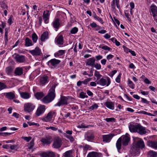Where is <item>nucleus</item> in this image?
<instances>
[{
  "label": "nucleus",
  "mask_w": 157,
  "mask_h": 157,
  "mask_svg": "<svg viewBox=\"0 0 157 157\" xmlns=\"http://www.w3.org/2000/svg\"><path fill=\"white\" fill-rule=\"evenodd\" d=\"M130 141V138L127 135H123L120 137L117 140L116 147L118 152L120 151L121 147H124L128 145Z\"/></svg>",
  "instance_id": "nucleus-1"
},
{
  "label": "nucleus",
  "mask_w": 157,
  "mask_h": 157,
  "mask_svg": "<svg viewBox=\"0 0 157 157\" xmlns=\"http://www.w3.org/2000/svg\"><path fill=\"white\" fill-rule=\"evenodd\" d=\"M56 85H53L49 90L47 95L42 99L43 102L45 103H48L52 101L56 97L55 89Z\"/></svg>",
  "instance_id": "nucleus-2"
},
{
  "label": "nucleus",
  "mask_w": 157,
  "mask_h": 157,
  "mask_svg": "<svg viewBox=\"0 0 157 157\" xmlns=\"http://www.w3.org/2000/svg\"><path fill=\"white\" fill-rule=\"evenodd\" d=\"M129 129L131 132H137L140 135L145 134L147 131L145 127L141 126L140 124L134 125L130 124L129 126Z\"/></svg>",
  "instance_id": "nucleus-3"
},
{
  "label": "nucleus",
  "mask_w": 157,
  "mask_h": 157,
  "mask_svg": "<svg viewBox=\"0 0 157 157\" xmlns=\"http://www.w3.org/2000/svg\"><path fill=\"white\" fill-rule=\"evenodd\" d=\"M56 115L55 110L51 111L48 114L47 116L43 119V120L45 122H50L52 118L55 117Z\"/></svg>",
  "instance_id": "nucleus-4"
},
{
  "label": "nucleus",
  "mask_w": 157,
  "mask_h": 157,
  "mask_svg": "<svg viewBox=\"0 0 157 157\" xmlns=\"http://www.w3.org/2000/svg\"><path fill=\"white\" fill-rule=\"evenodd\" d=\"M69 98V97L68 96L66 97L64 96H61L59 101H58L55 105L56 106H60L61 105H67L68 104L67 101Z\"/></svg>",
  "instance_id": "nucleus-5"
},
{
  "label": "nucleus",
  "mask_w": 157,
  "mask_h": 157,
  "mask_svg": "<svg viewBox=\"0 0 157 157\" xmlns=\"http://www.w3.org/2000/svg\"><path fill=\"white\" fill-rule=\"evenodd\" d=\"M96 82L97 84L101 86H105L106 85V86H108L110 85L111 81L110 78L108 77L107 78V80L102 78L97 81Z\"/></svg>",
  "instance_id": "nucleus-6"
},
{
  "label": "nucleus",
  "mask_w": 157,
  "mask_h": 157,
  "mask_svg": "<svg viewBox=\"0 0 157 157\" xmlns=\"http://www.w3.org/2000/svg\"><path fill=\"white\" fill-rule=\"evenodd\" d=\"M35 106L33 104L30 103H28L24 105V108L25 112L30 113L34 110Z\"/></svg>",
  "instance_id": "nucleus-7"
},
{
  "label": "nucleus",
  "mask_w": 157,
  "mask_h": 157,
  "mask_svg": "<svg viewBox=\"0 0 157 157\" xmlns=\"http://www.w3.org/2000/svg\"><path fill=\"white\" fill-rule=\"evenodd\" d=\"M138 149H143L145 146L144 142L141 139L139 138L137 140L134 141V145Z\"/></svg>",
  "instance_id": "nucleus-8"
},
{
  "label": "nucleus",
  "mask_w": 157,
  "mask_h": 157,
  "mask_svg": "<svg viewBox=\"0 0 157 157\" xmlns=\"http://www.w3.org/2000/svg\"><path fill=\"white\" fill-rule=\"evenodd\" d=\"M52 141V138L51 136H48L44 138H42L41 140L42 144L45 145H49Z\"/></svg>",
  "instance_id": "nucleus-9"
},
{
  "label": "nucleus",
  "mask_w": 157,
  "mask_h": 157,
  "mask_svg": "<svg viewBox=\"0 0 157 157\" xmlns=\"http://www.w3.org/2000/svg\"><path fill=\"white\" fill-rule=\"evenodd\" d=\"M60 62V61L59 60L53 59L48 61L47 62V64L50 67L52 68V67H53V68H55Z\"/></svg>",
  "instance_id": "nucleus-10"
},
{
  "label": "nucleus",
  "mask_w": 157,
  "mask_h": 157,
  "mask_svg": "<svg viewBox=\"0 0 157 157\" xmlns=\"http://www.w3.org/2000/svg\"><path fill=\"white\" fill-rule=\"evenodd\" d=\"M62 144V140L59 137L56 138L54 140L52 145L54 148H59Z\"/></svg>",
  "instance_id": "nucleus-11"
},
{
  "label": "nucleus",
  "mask_w": 157,
  "mask_h": 157,
  "mask_svg": "<svg viewBox=\"0 0 157 157\" xmlns=\"http://www.w3.org/2000/svg\"><path fill=\"white\" fill-rule=\"evenodd\" d=\"M94 133L90 131L86 133L85 135V139L88 141H91L94 139Z\"/></svg>",
  "instance_id": "nucleus-12"
},
{
  "label": "nucleus",
  "mask_w": 157,
  "mask_h": 157,
  "mask_svg": "<svg viewBox=\"0 0 157 157\" xmlns=\"http://www.w3.org/2000/svg\"><path fill=\"white\" fill-rule=\"evenodd\" d=\"M151 10L155 20H157V7L155 5H152L151 6Z\"/></svg>",
  "instance_id": "nucleus-13"
},
{
  "label": "nucleus",
  "mask_w": 157,
  "mask_h": 157,
  "mask_svg": "<svg viewBox=\"0 0 157 157\" xmlns=\"http://www.w3.org/2000/svg\"><path fill=\"white\" fill-rule=\"evenodd\" d=\"M14 55H16L14 58L17 62L19 63H22L25 61V57L24 56L20 55L16 53H15Z\"/></svg>",
  "instance_id": "nucleus-14"
},
{
  "label": "nucleus",
  "mask_w": 157,
  "mask_h": 157,
  "mask_svg": "<svg viewBox=\"0 0 157 157\" xmlns=\"http://www.w3.org/2000/svg\"><path fill=\"white\" fill-rule=\"evenodd\" d=\"M45 110V106L44 105L40 106L36 111V114L37 116H39L43 114Z\"/></svg>",
  "instance_id": "nucleus-15"
},
{
  "label": "nucleus",
  "mask_w": 157,
  "mask_h": 157,
  "mask_svg": "<svg viewBox=\"0 0 157 157\" xmlns=\"http://www.w3.org/2000/svg\"><path fill=\"white\" fill-rule=\"evenodd\" d=\"M55 155L54 152L49 151L42 152L40 154L41 157H55Z\"/></svg>",
  "instance_id": "nucleus-16"
},
{
  "label": "nucleus",
  "mask_w": 157,
  "mask_h": 157,
  "mask_svg": "<svg viewBox=\"0 0 157 157\" xmlns=\"http://www.w3.org/2000/svg\"><path fill=\"white\" fill-rule=\"evenodd\" d=\"M29 52L33 56H39L41 52L40 49L38 47H36L34 50H29Z\"/></svg>",
  "instance_id": "nucleus-17"
},
{
  "label": "nucleus",
  "mask_w": 157,
  "mask_h": 157,
  "mask_svg": "<svg viewBox=\"0 0 157 157\" xmlns=\"http://www.w3.org/2000/svg\"><path fill=\"white\" fill-rule=\"evenodd\" d=\"M95 61V59L94 57L89 58L87 59V62L86 63V65L93 67L94 65Z\"/></svg>",
  "instance_id": "nucleus-18"
},
{
  "label": "nucleus",
  "mask_w": 157,
  "mask_h": 157,
  "mask_svg": "<svg viewBox=\"0 0 157 157\" xmlns=\"http://www.w3.org/2000/svg\"><path fill=\"white\" fill-rule=\"evenodd\" d=\"M131 154L134 155H136L139 154L140 152V149H138L136 147L133 145L132 147L131 150Z\"/></svg>",
  "instance_id": "nucleus-19"
},
{
  "label": "nucleus",
  "mask_w": 157,
  "mask_h": 157,
  "mask_svg": "<svg viewBox=\"0 0 157 157\" xmlns=\"http://www.w3.org/2000/svg\"><path fill=\"white\" fill-rule=\"evenodd\" d=\"M52 25L54 28L57 29H58L60 25L59 19L55 18L52 23Z\"/></svg>",
  "instance_id": "nucleus-20"
},
{
  "label": "nucleus",
  "mask_w": 157,
  "mask_h": 157,
  "mask_svg": "<svg viewBox=\"0 0 157 157\" xmlns=\"http://www.w3.org/2000/svg\"><path fill=\"white\" fill-rule=\"evenodd\" d=\"M147 145L153 148L157 149V142L153 141H148Z\"/></svg>",
  "instance_id": "nucleus-21"
},
{
  "label": "nucleus",
  "mask_w": 157,
  "mask_h": 157,
  "mask_svg": "<svg viewBox=\"0 0 157 157\" xmlns=\"http://www.w3.org/2000/svg\"><path fill=\"white\" fill-rule=\"evenodd\" d=\"M101 156L102 154L101 153L92 151L89 152L88 154L87 157H101Z\"/></svg>",
  "instance_id": "nucleus-22"
},
{
  "label": "nucleus",
  "mask_w": 157,
  "mask_h": 157,
  "mask_svg": "<svg viewBox=\"0 0 157 157\" xmlns=\"http://www.w3.org/2000/svg\"><path fill=\"white\" fill-rule=\"evenodd\" d=\"M4 95L6 98L10 100L13 99L15 97L14 94L12 92L4 93Z\"/></svg>",
  "instance_id": "nucleus-23"
},
{
  "label": "nucleus",
  "mask_w": 157,
  "mask_h": 157,
  "mask_svg": "<svg viewBox=\"0 0 157 157\" xmlns=\"http://www.w3.org/2000/svg\"><path fill=\"white\" fill-rule=\"evenodd\" d=\"M105 105L108 108L113 110L114 109V103L112 101H107L105 104Z\"/></svg>",
  "instance_id": "nucleus-24"
},
{
  "label": "nucleus",
  "mask_w": 157,
  "mask_h": 157,
  "mask_svg": "<svg viewBox=\"0 0 157 157\" xmlns=\"http://www.w3.org/2000/svg\"><path fill=\"white\" fill-rule=\"evenodd\" d=\"M113 136L112 134L104 135L103 136V141L106 142H109Z\"/></svg>",
  "instance_id": "nucleus-25"
},
{
  "label": "nucleus",
  "mask_w": 157,
  "mask_h": 157,
  "mask_svg": "<svg viewBox=\"0 0 157 157\" xmlns=\"http://www.w3.org/2000/svg\"><path fill=\"white\" fill-rule=\"evenodd\" d=\"M49 81L48 77L47 76H44L40 78V82L41 84L44 85L45 84L47 83Z\"/></svg>",
  "instance_id": "nucleus-26"
},
{
  "label": "nucleus",
  "mask_w": 157,
  "mask_h": 157,
  "mask_svg": "<svg viewBox=\"0 0 157 157\" xmlns=\"http://www.w3.org/2000/svg\"><path fill=\"white\" fill-rule=\"evenodd\" d=\"M23 73V70L21 67H17L14 71V73L16 75L21 76Z\"/></svg>",
  "instance_id": "nucleus-27"
},
{
  "label": "nucleus",
  "mask_w": 157,
  "mask_h": 157,
  "mask_svg": "<svg viewBox=\"0 0 157 157\" xmlns=\"http://www.w3.org/2000/svg\"><path fill=\"white\" fill-rule=\"evenodd\" d=\"M63 37L62 35H60L56 39V42L59 44H63Z\"/></svg>",
  "instance_id": "nucleus-28"
},
{
  "label": "nucleus",
  "mask_w": 157,
  "mask_h": 157,
  "mask_svg": "<svg viewBox=\"0 0 157 157\" xmlns=\"http://www.w3.org/2000/svg\"><path fill=\"white\" fill-rule=\"evenodd\" d=\"M48 38V33L46 31L44 32L41 35L40 38V40L42 41H45L46 39Z\"/></svg>",
  "instance_id": "nucleus-29"
},
{
  "label": "nucleus",
  "mask_w": 157,
  "mask_h": 157,
  "mask_svg": "<svg viewBox=\"0 0 157 157\" xmlns=\"http://www.w3.org/2000/svg\"><path fill=\"white\" fill-rule=\"evenodd\" d=\"M148 157H157V152L150 150L147 153Z\"/></svg>",
  "instance_id": "nucleus-30"
},
{
  "label": "nucleus",
  "mask_w": 157,
  "mask_h": 157,
  "mask_svg": "<svg viewBox=\"0 0 157 157\" xmlns=\"http://www.w3.org/2000/svg\"><path fill=\"white\" fill-rule=\"evenodd\" d=\"M25 46L29 47L33 45L32 42L31 40L28 37H26L25 40Z\"/></svg>",
  "instance_id": "nucleus-31"
},
{
  "label": "nucleus",
  "mask_w": 157,
  "mask_h": 157,
  "mask_svg": "<svg viewBox=\"0 0 157 157\" xmlns=\"http://www.w3.org/2000/svg\"><path fill=\"white\" fill-rule=\"evenodd\" d=\"M73 151V150H71L66 151L63 153V156L64 157H72Z\"/></svg>",
  "instance_id": "nucleus-32"
},
{
  "label": "nucleus",
  "mask_w": 157,
  "mask_h": 157,
  "mask_svg": "<svg viewBox=\"0 0 157 157\" xmlns=\"http://www.w3.org/2000/svg\"><path fill=\"white\" fill-rule=\"evenodd\" d=\"M35 96L36 99H39L44 96V94L42 92H37L35 94Z\"/></svg>",
  "instance_id": "nucleus-33"
},
{
  "label": "nucleus",
  "mask_w": 157,
  "mask_h": 157,
  "mask_svg": "<svg viewBox=\"0 0 157 157\" xmlns=\"http://www.w3.org/2000/svg\"><path fill=\"white\" fill-rule=\"evenodd\" d=\"M21 97L24 99H28L30 97L29 94L27 92H21L20 93Z\"/></svg>",
  "instance_id": "nucleus-34"
},
{
  "label": "nucleus",
  "mask_w": 157,
  "mask_h": 157,
  "mask_svg": "<svg viewBox=\"0 0 157 157\" xmlns=\"http://www.w3.org/2000/svg\"><path fill=\"white\" fill-rule=\"evenodd\" d=\"M65 53V50H59L57 52L55 53L54 55L56 57L61 56L64 54Z\"/></svg>",
  "instance_id": "nucleus-35"
},
{
  "label": "nucleus",
  "mask_w": 157,
  "mask_h": 157,
  "mask_svg": "<svg viewBox=\"0 0 157 157\" xmlns=\"http://www.w3.org/2000/svg\"><path fill=\"white\" fill-rule=\"evenodd\" d=\"M13 69L11 66H9L7 67L6 68V71L7 74H10L13 71Z\"/></svg>",
  "instance_id": "nucleus-36"
},
{
  "label": "nucleus",
  "mask_w": 157,
  "mask_h": 157,
  "mask_svg": "<svg viewBox=\"0 0 157 157\" xmlns=\"http://www.w3.org/2000/svg\"><path fill=\"white\" fill-rule=\"evenodd\" d=\"M5 33L4 36V38H5V42L6 44L8 41V29L7 28H6L5 29Z\"/></svg>",
  "instance_id": "nucleus-37"
},
{
  "label": "nucleus",
  "mask_w": 157,
  "mask_h": 157,
  "mask_svg": "<svg viewBox=\"0 0 157 157\" xmlns=\"http://www.w3.org/2000/svg\"><path fill=\"white\" fill-rule=\"evenodd\" d=\"M49 15L50 14L49 13V11L47 10L46 11H44L43 15V17L49 18Z\"/></svg>",
  "instance_id": "nucleus-38"
},
{
  "label": "nucleus",
  "mask_w": 157,
  "mask_h": 157,
  "mask_svg": "<svg viewBox=\"0 0 157 157\" xmlns=\"http://www.w3.org/2000/svg\"><path fill=\"white\" fill-rule=\"evenodd\" d=\"M128 84L130 87L132 89H134L135 87V85L132 81H131L129 78L128 79Z\"/></svg>",
  "instance_id": "nucleus-39"
},
{
  "label": "nucleus",
  "mask_w": 157,
  "mask_h": 157,
  "mask_svg": "<svg viewBox=\"0 0 157 157\" xmlns=\"http://www.w3.org/2000/svg\"><path fill=\"white\" fill-rule=\"evenodd\" d=\"M32 38L33 42L34 43L36 42L38 38L37 35L35 33L32 34Z\"/></svg>",
  "instance_id": "nucleus-40"
},
{
  "label": "nucleus",
  "mask_w": 157,
  "mask_h": 157,
  "mask_svg": "<svg viewBox=\"0 0 157 157\" xmlns=\"http://www.w3.org/2000/svg\"><path fill=\"white\" fill-rule=\"evenodd\" d=\"M92 149L91 146L89 145L86 144L83 147V150L84 151L86 152L87 150H90Z\"/></svg>",
  "instance_id": "nucleus-41"
},
{
  "label": "nucleus",
  "mask_w": 157,
  "mask_h": 157,
  "mask_svg": "<svg viewBox=\"0 0 157 157\" xmlns=\"http://www.w3.org/2000/svg\"><path fill=\"white\" fill-rule=\"evenodd\" d=\"M94 75L97 77V80H98L102 76V75L100 74L99 72L95 70L94 74Z\"/></svg>",
  "instance_id": "nucleus-42"
},
{
  "label": "nucleus",
  "mask_w": 157,
  "mask_h": 157,
  "mask_svg": "<svg viewBox=\"0 0 157 157\" xmlns=\"http://www.w3.org/2000/svg\"><path fill=\"white\" fill-rule=\"evenodd\" d=\"M78 29L76 27H74L71 29L70 33L72 34H75L78 31Z\"/></svg>",
  "instance_id": "nucleus-43"
},
{
  "label": "nucleus",
  "mask_w": 157,
  "mask_h": 157,
  "mask_svg": "<svg viewBox=\"0 0 157 157\" xmlns=\"http://www.w3.org/2000/svg\"><path fill=\"white\" fill-rule=\"evenodd\" d=\"M110 40L113 43H115L117 46H119L120 45V43L119 41H117V39L115 38H112L110 39Z\"/></svg>",
  "instance_id": "nucleus-44"
},
{
  "label": "nucleus",
  "mask_w": 157,
  "mask_h": 157,
  "mask_svg": "<svg viewBox=\"0 0 157 157\" xmlns=\"http://www.w3.org/2000/svg\"><path fill=\"white\" fill-rule=\"evenodd\" d=\"M79 97L81 98H87L88 96L86 95V93L82 91L80 92L79 94Z\"/></svg>",
  "instance_id": "nucleus-45"
},
{
  "label": "nucleus",
  "mask_w": 157,
  "mask_h": 157,
  "mask_svg": "<svg viewBox=\"0 0 157 157\" xmlns=\"http://www.w3.org/2000/svg\"><path fill=\"white\" fill-rule=\"evenodd\" d=\"M7 88V86L4 83L0 82V90Z\"/></svg>",
  "instance_id": "nucleus-46"
},
{
  "label": "nucleus",
  "mask_w": 157,
  "mask_h": 157,
  "mask_svg": "<svg viewBox=\"0 0 157 157\" xmlns=\"http://www.w3.org/2000/svg\"><path fill=\"white\" fill-rule=\"evenodd\" d=\"M98 107V105L96 103L94 104L89 108V109L91 110H93L94 109H97Z\"/></svg>",
  "instance_id": "nucleus-47"
},
{
  "label": "nucleus",
  "mask_w": 157,
  "mask_h": 157,
  "mask_svg": "<svg viewBox=\"0 0 157 157\" xmlns=\"http://www.w3.org/2000/svg\"><path fill=\"white\" fill-rule=\"evenodd\" d=\"M34 145V140H33L29 144L28 148L29 149H31L33 148Z\"/></svg>",
  "instance_id": "nucleus-48"
},
{
  "label": "nucleus",
  "mask_w": 157,
  "mask_h": 157,
  "mask_svg": "<svg viewBox=\"0 0 157 157\" xmlns=\"http://www.w3.org/2000/svg\"><path fill=\"white\" fill-rule=\"evenodd\" d=\"M99 48H101L102 49L104 50H108V51H110L112 50V49L111 48L106 45L102 47L101 46V45H100Z\"/></svg>",
  "instance_id": "nucleus-49"
},
{
  "label": "nucleus",
  "mask_w": 157,
  "mask_h": 157,
  "mask_svg": "<svg viewBox=\"0 0 157 157\" xmlns=\"http://www.w3.org/2000/svg\"><path fill=\"white\" fill-rule=\"evenodd\" d=\"M64 135L68 139L70 140L71 142H73L74 141V139L72 136L66 135L65 133H64Z\"/></svg>",
  "instance_id": "nucleus-50"
},
{
  "label": "nucleus",
  "mask_w": 157,
  "mask_h": 157,
  "mask_svg": "<svg viewBox=\"0 0 157 157\" xmlns=\"http://www.w3.org/2000/svg\"><path fill=\"white\" fill-rule=\"evenodd\" d=\"M10 149L12 150H15L17 151L18 148L17 145H11L10 147Z\"/></svg>",
  "instance_id": "nucleus-51"
},
{
  "label": "nucleus",
  "mask_w": 157,
  "mask_h": 157,
  "mask_svg": "<svg viewBox=\"0 0 157 157\" xmlns=\"http://www.w3.org/2000/svg\"><path fill=\"white\" fill-rule=\"evenodd\" d=\"M105 120L107 122H115V119L114 118H106Z\"/></svg>",
  "instance_id": "nucleus-52"
},
{
  "label": "nucleus",
  "mask_w": 157,
  "mask_h": 157,
  "mask_svg": "<svg viewBox=\"0 0 157 157\" xmlns=\"http://www.w3.org/2000/svg\"><path fill=\"white\" fill-rule=\"evenodd\" d=\"M21 138L25 140L27 142H29L32 139V137L30 136L26 137V136H22Z\"/></svg>",
  "instance_id": "nucleus-53"
},
{
  "label": "nucleus",
  "mask_w": 157,
  "mask_h": 157,
  "mask_svg": "<svg viewBox=\"0 0 157 157\" xmlns=\"http://www.w3.org/2000/svg\"><path fill=\"white\" fill-rule=\"evenodd\" d=\"M1 7L2 9L8 10V6L5 3H2L0 4Z\"/></svg>",
  "instance_id": "nucleus-54"
},
{
  "label": "nucleus",
  "mask_w": 157,
  "mask_h": 157,
  "mask_svg": "<svg viewBox=\"0 0 157 157\" xmlns=\"http://www.w3.org/2000/svg\"><path fill=\"white\" fill-rule=\"evenodd\" d=\"M91 80V78H89L85 79L83 81H82V83L85 85H86Z\"/></svg>",
  "instance_id": "nucleus-55"
},
{
  "label": "nucleus",
  "mask_w": 157,
  "mask_h": 157,
  "mask_svg": "<svg viewBox=\"0 0 157 157\" xmlns=\"http://www.w3.org/2000/svg\"><path fill=\"white\" fill-rule=\"evenodd\" d=\"M94 67H95L97 70H99L101 68V65L98 63H97L96 64H94Z\"/></svg>",
  "instance_id": "nucleus-56"
},
{
  "label": "nucleus",
  "mask_w": 157,
  "mask_h": 157,
  "mask_svg": "<svg viewBox=\"0 0 157 157\" xmlns=\"http://www.w3.org/2000/svg\"><path fill=\"white\" fill-rule=\"evenodd\" d=\"M121 74L120 73L116 78L115 80L118 83H119L120 82V79L121 77Z\"/></svg>",
  "instance_id": "nucleus-57"
},
{
  "label": "nucleus",
  "mask_w": 157,
  "mask_h": 157,
  "mask_svg": "<svg viewBox=\"0 0 157 157\" xmlns=\"http://www.w3.org/2000/svg\"><path fill=\"white\" fill-rule=\"evenodd\" d=\"M90 25L92 28H95L96 27H98L99 28L100 26H98L94 22H93L91 24H90Z\"/></svg>",
  "instance_id": "nucleus-58"
},
{
  "label": "nucleus",
  "mask_w": 157,
  "mask_h": 157,
  "mask_svg": "<svg viewBox=\"0 0 157 157\" xmlns=\"http://www.w3.org/2000/svg\"><path fill=\"white\" fill-rule=\"evenodd\" d=\"M13 17V16L12 15H11L9 19L8 20L7 22L9 24V25H10L12 24V18Z\"/></svg>",
  "instance_id": "nucleus-59"
},
{
  "label": "nucleus",
  "mask_w": 157,
  "mask_h": 157,
  "mask_svg": "<svg viewBox=\"0 0 157 157\" xmlns=\"http://www.w3.org/2000/svg\"><path fill=\"white\" fill-rule=\"evenodd\" d=\"M96 19H97L102 24H103L104 22L102 19L98 16H96Z\"/></svg>",
  "instance_id": "nucleus-60"
},
{
  "label": "nucleus",
  "mask_w": 157,
  "mask_h": 157,
  "mask_svg": "<svg viewBox=\"0 0 157 157\" xmlns=\"http://www.w3.org/2000/svg\"><path fill=\"white\" fill-rule=\"evenodd\" d=\"M111 6L113 10H115L116 9V6L115 4V2H112L111 4Z\"/></svg>",
  "instance_id": "nucleus-61"
},
{
  "label": "nucleus",
  "mask_w": 157,
  "mask_h": 157,
  "mask_svg": "<svg viewBox=\"0 0 157 157\" xmlns=\"http://www.w3.org/2000/svg\"><path fill=\"white\" fill-rule=\"evenodd\" d=\"M142 99L141 101L144 103L146 104H148L149 102L146 99L143 98H141Z\"/></svg>",
  "instance_id": "nucleus-62"
},
{
  "label": "nucleus",
  "mask_w": 157,
  "mask_h": 157,
  "mask_svg": "<svg viewBox=\"0 0 157 157\" xmlns=\"http://www.w3.org/2000/svg\"><path fill=\"white\" fill-rule=\"evenodd\" d=\"M42 19L41 17H40L38 18V24L39 26H40L41 25Z\"/></svg>",
  "instance_id": "nucleus-63"
},
{
  "label": "nucleus",
  "mask_w": 157,
  "mask_h": 157,
  "mask_svg": "<svg viewBox=\"0 0 157 157\" xmlns=\"http://www.w3.org/2000/svg\"><path fill=\"white\" fill-rule=\"evenodd\" d=\"M102 56L100 55H98L95 56V58L97 60H99L102 59Z\"/></svg>",
  "instance_id": "nucleus-64"
}]
</instances>
